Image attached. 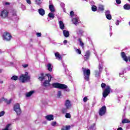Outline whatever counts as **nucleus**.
Returning <instances> with one entry per match:
<instances>
[{
	"mask_svg": "<svg viewBox=\"0 0 130 130\" xmlns=\"http://www.w3.org/2000/svg\"><path fill=\"white\" fill-rule=\"evenodd\" d=\"M53 88L56 89H60L66 90V92H70V89L68 88V86L66 84L59 83L58 82H55L52 84Z\"/></svg>",
	"mask_w": 130,
	"mask_h": 130,
	"instance_id": "obj_1",
	"label": "nucleus"
},
{
	"mask_svg": "<svg viewBox=\"0 0 130 130\" xmlns=\"http://www.w3.org/2000/svg\"><path fill=\"white\" fill-rule=\"evenodd\" d=\"M82 70L84 79L87 81H89L90 80V76L91 75V71H90V69H86L85 68H82Z\"/></svg>",
	"mask_w": 130,
	"mask_h": 130,
	"instance_id": "obj_2",
	"label": "nucleus"
},
{
	"mask_svg": "<svg viewBox=\"0 0 130 130\" xmlns=\"http://www.w3.org/2000/svg\"><path fill=\"white\" fill-rule=\"evenodd\" d=\"M20 82L21 83H25L26 81H29L30 80V76L28 75V72H26L25 74H22L19 78Z\"/></svg>",
	"mask_w": 130,
	"mask_h": 130,
	"instance_id": "obj_3",
	"label": "nucleus"
},
{
	"mask_svg": "<svg viewBox=\"0 0 130 130\" xmlns=\"http://www.w3.org/2000/svg\"><path fill=\"white\" fill-rule=\"evenodd\" d=\"M48 78V80H45L43 85L44 87H48V86L50 85V82H51V79H52V77L50 74H46L45 75Z\"/></svg>",
	"mask_w": 130,
	"mask_h": 130,
	"instance_id": "obj_4",
	"label": "nucleus"
},
{
	"mask_svg": "<svg viewBox=\"0 0 130 130\" xmlns=\"http://www.w3.org/2000/svg\"><path fill=\"white\" fill-rule=\"evenodd\" d=\"M3 38L4 40H5L6 41H10L12 39V35H11L10 32L6 31L4 32Z\"/></svg>",
	"mask_w": 130,
	"mask_h": 130,
	"instance_id": "obj_5",
	"label": "nucleus"
},
{
	"mask_svg": "<svg viewBox=\"0 0 130 130\" xmlns=\"http://www.w3.org/2000/svg\"><path fill=\"white\" fill-rule=\"evenodd\" d=\"M111 90V88H110V86L109 85L107 86L106 88L103 92V96L104 98H106L108 95H109Z\"/></svg>",
	"mask_w": 130,
	"mask_h": 130,
	"instance_id": "obj_6",
	"label": "nucleus"
},
{
	"mask_svg": "<svg viewBox=\"0 0 130 130\" xmlns=\"http://www.w3.org/2000/svg\"><path fill=\"white\" fill-rule=\"evenodd\" d=\"M14 110L17 113V115H20L22 113L19 104H16L14 106Z\"/></svg>",
	"mask_w": 130,
	"mask_h": 130,
	"instance_id": "obj_7",
	"label": "nucleus"
},
{
	"mask_svg": "<svg viewBox=\"0 0 130 130\" xmlns=\"http://www.w3.org/2000/svg\"><path fill=\"white\" fill-rule=\"evenodd\" d=\"M106 113V106H103L99 110V114L100 116H103Z\"/></svg>",
	"mask_w": 130,
	"mask_h": 130,
	"instance_id": "obj_8",
	"label": "nucleus"
},
{
	"mask_svg": "<svg viewBox=\"0 0 130 130\" xmlns=\"http://www.w3.org/2000/svg\"><path fill=\"white\" fill-rule=\"evenodd\" d=\"M8 16H9V12L7 10H4L1 12L0 16L2 19H6V18H8Z\"/></svg>",
	"mask_w": 130,
	"mask_h": 130,
	"instance_id": "obj_9",
	"label": "nucleus"
},
{
	"mask_svg": "<svg viewBox=\"0 0 130 130\" xmlns=\"http://www.w3.org/2000/svg\"><path fill=\"white\" fill-rule=\"evenodd\" d=\"M120 54L122 58L124 61H126V62H127L128 61H130V55L128 56V57L126 56V54H125L124 52H121Z\"/></svg>",
	"mask_w": 130,
	"mask_h": 130,
	"instance_id": "obj_10",
	"label": "nucleus"
},
{
	"mask_svg": "<svg viewBox=\"0 0 130 130\" xmlns=\"http://www.w3.org/2000/svg\"><path fill=\"white\" fill-rule=\"evenodd\" d=\"M91 54V53L90 52V51L88 50L86 51L85 52V54L84 55V60L85 61H87L89 58H90V55Z\"/></svg>",
	"mask_w": 130,
	"mask_h": 130,
	"instance_id": "obj_11",
	"label": "nucleus"
},
{
	"mask_svg": "<svg viewBox=\"0 0 130 130\" xmlns=\"http://www.w3.org/2000/svg\"><path fill=\"white\" fill-rule=\"evenodd\" d=\"M64 106L67 109H70L71 107H72V104H71V101L69 100H66L65 102Z\"/></svg>",
	"mask_w": 130,
	"mask_h": 130,
	"instance_id": "obj_12",
	"label": "nucleus"
},
{
	"mask_svg": "<svg viewBox=\"0 0 130 130\" xmlns=\"http://www.w3.org/2000/svg\"><path fill=\"white\" fill-rule=\"evenodd\" d=\"M3 101H5V103L9 105L12 103V100L10 99L9 101H8L7 99H5V98H2L1 99H0V103L3 102Z\"/></svg>",
	"mask_w": 130,
	"mask_h": 130,
	"instance_id": "obj_13",
	"label": "nucleus"
},
{
	"mask_svg": "<svg viewBox=\"0 0 130 130\" xmlns=\"http://www.w3.org/2000/svg\"><path fill=\"white\" fill-rule=\"evenodd\" d=\"M46 119L47 120H48L49 121H50L51 120H53L54 119V117H53V115H48L45 116Z\"/></svg>",
	"mask_w": 130,
	"mask_h": 130,
	"instance_id": "obj_14",
	"label": "nucleus"
},
{
	"mask_svg": "<svg viewBox=\"0 0 130 130\" xmlns=\"http://www.w3.org/2000/svg\"><path fill=\"white\" fill-rule=\"evenodd\" d=\"M38 12L41 16H44L45 15V10L42 8H40L38 10Z\"/></svg>",
	"mask_w": 130,
	"mask_h": 130,
	"instance_id": "obj_15",
	"label": "nucleus"
},
{
	"mask_svg": "<svg viewBox=\"0 0 130 130\" xmlns=\"http://www.w3.org/2000/svg\"><path fill=\"white\" fill-rule=\"evenodd\" d=\"M40 75H41V76L39 77L38 79L41 82H42L43 80H45V76L44 75V73H41Z\"/></svg>",
	"mask_w": 130,
	"mask_h": 130,
	"instance_id": "obj_16",
	"label": "nucleus"
},
{
	"mask_svg": "<svg viewBox=\"0 0 130 130\" xmlns=\"http://www.w3.org/2000/svg\"><path fill=\"white\" fill-rule=\"evenodd\" d=\"M63 34L64 37H66V38H68V37L70 36V32L69 31V30H63Z\"/></svg>",
	"mask_w": 130,
	"mask_h": 130,
	"instance_id": "obj_17",
	"label": "nucleus"
},
{
	"mask_svg": "<svg viewBox=\"0 0 130 130\" xmlns=\"http://www.w3.org/2000/svg\"><path fill=\"white\" fill-rule=\"evenodd\" d=\"M59 28L61 30H63L64 29V23L62 21H59Z\"/></svg>",
	"mask_w": 130,
	"mask_h": 130,
	"instance_id": "obj_18",
	"label": "nucleus"
},
{
	"mask_svg": "<svg viewBox=\"0 0 130 130\" xmlns=\"http://www.w3.org/2000/svg\"><path fill=\"white\" fill-rule=\"evenodd\" d=\"M35 93V91L34 90H31L28 92H27L25 94L26 97H30V96H32V94H34Z\"/></svg>",
	"mask_w": 130,
	"mask_h": 130,
	"instance_id": "obj_19",
	"label": "nucleus"
},
{
	"mask_svg": "<svg viewBox=\"0 0 130 130\" xmlns=\"http://www.w3.org/2000/svg\"><path fill=\"white\" fill-rule=\"evenodd\" d=\"M55 56L57 59H62V57L58 52L55 53Z\"/></svg>",
	"mask_w": 130,
	"mask_h": 130,
	"instance_id": "obj_20",
	"label": "nucleus"
},
{
	"mask_svg": "<svg viewBox=\"0 0 130 130\" xmlns=\"http://www.w3.org/2000/svg\"><path fill=\"white\" fill-rule=\"evenodd\" d=\"M71 129V125H63L62 127L61 128V130H70Z\"/></svg>",
	"mask_w": 130,
	"mask_h": 130,
	"instance_id": "obj_21",
	"label": "nucleus"
},
{
	"mask_svg": "<svg viewBox=\"0 0 130 130\" xmlns=\"http://www.w3.org/2000/svg\"><path fill=\"white\" fill-rule=\"evenodd\" d=\"M49 10H50V12H51L52 13L54 12V11H55L54 10V6H53V5H50L49 6Z\"/></svg>",
	"mask_w": 130,
	"mask_h": 130,
	"instance_id": "obj_22",
	"label": "nucleus"
},
{
	"mask_svg": "<svg viewBox=\"0 0 130 130\" xmlns=\"http://www.w3.org/2000/svg\"><path fill=\"white\" fill-rule=\"evenodd\" d=\"M78 41L80 43L79 45H80V46H81V47H82V48H84V43L83 42V41H82V39L79 38L78 39Z\"/></svg>",
	"mask_w": 130,
	"mask_h": 130,
	"instance_id": "obj_23",
	"label": "nucleus"
},
{
	"mask_svg": "<svg viewBox=\"0 0 130 130\" xmlns=\"http://www.w3.org/2000/svg\"><path fill=\"white\" fill-rule=\"evenodd\" d=\"M68 109H68L67 108H62L61 109V112L63 114H64L66 113H67L68 112Z\"/></svg>",
	"mask_w": 130,
	"mask_h": 130,
	"instance_id": "obj_24",
	"label": "nucleus"
},
{
	"mask_svg": "<svg viewBox=\"0 0 130 130\" xmlns=\"http://www.w3.org/2000/svg\"><path fill=\"white\" fill-rule=\"evenodd\" d=\"M123 8L124 9V10H129L130 9V5L129 4H125L123 6Z\"/></svg>",
	"mask_w": 130,
	"mask_h": 130,
	"instance_id": "obj_25",
	"label": "nucleus"
},
{
	"mask_svg": "<svg viewBox=\"0 0 130 130\" xmlns=\"http://www.w3.org/2000/svg\"><path fill=\"white\" fill-rule=\"evenodd\" d=\"M98 10L99 11L103 12V11H104V6H103V5H99L98 7Z\"/></svg>",
	"mask_w": 130,
	"mask_h": 130,
	"instance_id": "obj_26",
	"label": "nucleus"
},
{
	"mask_svg": "<svg viewBox=\"0 0 130 130\" xmlns=\"http://www.w3.org/2000/svg\"><path fill=\"white\" fill-rule=\"evenodd\" d=\"M98 69L99 72L101 73V72H102V70H103V66H102V64L99 63Z\"/></svg>",
	"mask_w": 130,
	"mask_h": 130,
	"instance_id": "obj_27",
	"label": "nucleus"
},
{
	"mask_svg": "<svg viewBox=\"0 0 130 130\" xmlns=\"http://www.w3.org/2000/svg\"><path fill=\"white\" fill-rule=\"evenodd\" d=\"M11 79L12 80V81H17V80L19 79V77L16 75H14L12 76Z\"/></svg>",
	"mask_w": 130,
	"mask_h": 130,
	"instance_id": "obj_28",
	"label": "nucleus"
},
{
	"mask_svg": "<svg viewBox=\"0 0 130 130\" xmlns=\"http://www.w3.org/2000/svg\"><path fill=\"white\" fill-rule=\"evenodd\" d=\"M47 67H48V70L49 71V72H52V68H51V64L48 63L47 64Z\"/></svg>",
	"mask_w": 130,
	"mask_h": 130,
	"instance_id": "obj_29",
	"label": "nucleus"
},
{
	"mask_svg": "<svg viewBox=\"0 0 130 130\" xmlns=\"http://www.w3.org/2000/svg\"><path fill=\"white\" fill-rule=\"evenodd\" d=\"M130 121L127 119H124L122 121V123H129Z\"/></svg>",
	"mask_w": 130,
	"mask_h": 130,
	"instance_id": "obj_30",
	"label": "nucleus"
},
{
	"mask_svg": "<svg viewBox=\"0 0 130 130\" xmlns=\"http://www.w3.org/2000/svg\"><path fill=\"white\" fill-rule=\"evenodd\" d=\"M49 18H50V19H54V15L52 13H50L48 14Z\"/></svg>",
	"mask_w": 130,
	"mask_h": 130,
	"instance_id": "obj_31",
	"label": "nucleus"
},
{
	"mask_svg": "<svg viewBox=\"0 0 130 130\" xmlns=\"http://www.w3.org/2000/svg\"><path fill=\"white\" fill-rule=\"evenodd\" d=\"M100 72L98 71H95V77L96 78H98L99 77H100Z\"/></svg>",
	"mask_w": 130,
	"mask_h": 130,
	"instance_id": "obj_32",
	"label": "nucleus"
},
{
	"mask_svg": "<svg viewBox=\"0 0 130 130\" xmlns=\"http://www.w3.org/2000/svg\"><path fill=\"white\" fill-rule=\"evenodd\" d=\"M91 10L92 12H96V11H97V7H96L95 5H93L91 7Z\"/></svg>",
	"mask_w": 130,
	"mask_h": 130,
	"instance_id": "obj_33",
	"label": "nucleus"
},
{
	"mask_svg": "<svg viewBox=\"0 0 130 130\" xmlns=\"http://www.w3.org/2000/svg\"><path fill=\"white\" fill-rule=\"evenodd\" d=\"M73 24H75V25H77V24H78V18H73Z\"/></svg>",
	"mask_w": 130,
	"mask_h": 130,
	"instance_id": "obj_34",
	"label": "nucleus"
},
{
	"mask_svg": "<svg viewBox=\"0 0 130 130\" xmlns=\"http://www.w3.org/2000/svg\"><path fill=\"white\" fill-rule=\"evenodd\" d=\"M65 117L66 118H71V117H72V116L71 115V114L70 113H67L66 114Z\"/></svg>",
	"mask_w": 130,
	"mask_h": 130,
	"instance_id": "obj_35",
	"label": "nucleus"
},
{
	"mask_svg": "<svg viewBox=\"0 0 130 130\" xmlns=\"http://www.w3.org/2000/svg\"><path fill=\"white\" fill-rule=\"evenodd\" d=\"M77 34H80L82 35L83 34V33H84V31H83V30L79 29L77 30Z\"/></svg>",
	"mask_w": 130,
	"mask_h": 130,
	"instance_id": "obj_36",
	"label": "nucleus"
},
{
	"mask_svg": "<svg viewBox=\"0 0 130 130\" xmlns=\"http://www.w3.org/2000/svg\"><path fill=\"white\" fill-rule=\"evenodd\" d=\"M106 17L108 20H111V19L112 18L111 14L107 15H106Z\"/></svg>",
	"mask_w": 130,
	"mask_h": 130,
	"instance_id": "obj_37",
	"label": "nucleus"
},
{
	"mask_svg": "<svg viewBox=\"0 0 130 130\" xmlns=\"http://www.w3.org/2000/svg\"><path fill=\"white\" fill-rule=\"evenodd\" d=\"M76 52H77V53H78V54H81L82 53V51H81V49H77L76 50Z\"/></svg>",
	"mask_w": 130,
	"mask_h": 130,
	"instance_id": "obj_38",
	"label": "nucleus"
},
{
	"mask_svg": "<svg viewBox=\"0 0 130 130\" xmlns=\"http://www.w3.org/2000/svg\"><path fill=\"white\" fill-rule=\"evenodd\" d=\"M38 1L39 2H38ZM40 1L41 0H36L35 3L37 5H38L39 6H40L41 5V2H40Z\"/></svg>",
	"mask_w": 130,
	"mask_h": 130,
	"instance_id": "obj_39",
	"label": "nucleus"
},
{
	"mask_svg": "<svg viewBox=\"0 0 130 130\" xmlns=\"http://www.w3.org/2000/svg\"><path fill=\"white\" fill-rule=\"evenodd\" d=\"M105 87H106V84H105V83H102L101 84V87L102 88V89H104Z\"/></svg>",
	"mask_w": 130,
	"mask_h": 130,
	"instance_id": "obj_40",
	"label": "nucleus"
},
{
	"mask_svg": "<svg viewBox=\"0 0 130 130\" xmlns=\"http://www.w3.org/2000/svg\"><path fill=\"white\" fill-rule=\"evenodd\" d=\"M5 115V112L4 111H2L0 112V117H2V116H4Z\"/></svg>",
	"mask_w": 130,
	"mask_h": 130,
	"instance_id": "obj_41",
	"label": "nucleus"
},
{
	"mask_svg": "<svg viewBox=\"0 0 130 130\" xmlns=\"http://www.w3.org/2000/svg\"><path fill=\"white\" fill-rule=\"evenodd\" d=\"M56 125V121H52L51 122L52 126H55Z\"/></svg>",
	"mask_w": 130,
	"mask_h": 130,
	"instance_id": "obj_42",
	"label": "nucleus"
},
{
	"mask_svg": "<svg viewBox=\"0 0 130 130\" xmlns=\"http://www.w3.org/2000/svg\"><path fill=\"white\" fill-rule=\"evenodd\" d=\"M70 16H71V17H74V16H75V12H74L73 11H71Z\"/></svg>",
	"mask_w": 130,
	"mask_h": 130,
	"instance_id": "obj_43",
	"label": "nucleus"
},
{
	"mask_svg": "<svg viewBox=\"0 0 130 130\" xmlns=\"http://www.w3.org/2000/svg\"><path fill=\"white\" fill-rule=\"evenodd\" d=\"M116 3L117 5H120V4H121V1L116 0Z\"/></svg>",
	"mask_w": 130,
	"mask_h": 130,
	"instance_id": "obj_44",
	"label": "nucleus"
},
{
	"mask_svg": "<svg viewBox=\"0 0 130 130\" xmlns=\"http://www.w3.org/2000/svg\"><path fill=\"white\" fill-rule=\"evenodd\" d=\"M107 15H110V11L109 10H107L105 12V15L107 16Z\"/></svg>",
	"mask_w": 130,
	"mask_h": 130,
	"instance_id": "obj_45",
	"label": "nucleus"
},
{
	"mask_svg": "<svg viewBox=\"0 0 130 130\" xmlns=\"http://www.w3.org/2000/svg\"><path fill=\"white\" fill-rule=\"evenodd\" d=\"M83 101L84 102H87L88 101V98L87 96H85L83 98Z\"/></svg>",
	"mask_w": 130,
	"mask_h": 130,
	"instance_id": "obj_46",
	"label": "nucleus"
},
{
	"mask_svg": "<svg viewBox=\"0 0 130 130\" xmlns=\"http://www.w3.org/2000/svg\"><path fill=\"white\" fill-rule=\"evenodd\" d=\"M93 127H95V123L92 124L90 127L89 128L90 129H93Z\"/></svg>",
	"mask_w": 130,
	"mask_h": 130,
	"instance_id": "obj_47",
	"label": "nucleus"
},
{
	"mask_svg": "<svg viewBox=\"0 0 130 130\" xmlns=\"http://www.w3.org/2000/svg\"><path fill=\"white\" fill-rule=\"evenodd\" d=\"M58 97H60L61 96V91H58L57 93Z\"/></svg>",
	"mask_w": 130,
	"mask_h": 130,
	"instance_id": "obj_48",
	"label": "nucleus"
},
{
	"mask_svg": "<svg viewBox=\"0 0 130 130\" xmlns=\"http://www.w3.org/2000/svg\"><path fill=\"white\" fill-rule=\"evenodd\" d=\"M36 35H37V37H41V33H40V32H37L36 34Z\"/></svg>",
	"mask_w": 130,
	"mask_h": 130,
	"instance_id": "obj_49",
	"label": "nucleus"
},
{
	"mask_svg": "<svg viewBox=\"0 0 130 130\" xmlns=\"http://www.w3.org/2000/svg\"><path fill=\"white\" fill-rule=\"evenodd\" d=\"M26 3H27L28 5H31V0H26Z\"/></svg>",
	"mask_w": 130,
	"mask_h": 130,
	"instance_id": "obj_50",
	"label": "nucleus"
},
{
	"mask_svg": "<svg viewBox=\"0 0 130 130\" xmlns=\"http://www.w3.org/2000/svg\"><path fill=\"white\" fill-rule=\"evenodd\" d=\"M28 66L29 65L28 64H25L22 65V67H23V68H27Z\"/></svg>",
	"mask_w": 130,
	"mask_h": 130,
	"instance_id": "obj_51",
	"label": "nucleus"
},
{
	"mask_svg": "<svg viewBox=\"0 0 130 130\" xmlns=\"http://www.w3.org/2000/svg\"><path fill=\"white\" fill-rule=\"evenodd\" d=\"M11 4V3H9V2H6L5 3V5L6 6H9Z\"/></svg>",
	"mask_w": 130,
	"mask_h": 130,
	"instance_id": "obj_52",
	"label": "nucleus"
},
{
	"mask_svg": "<svg viewBox=\"0 0 130 130\" xmlns=\"http://www.w3.org/2000/svg\"><path fill=\"white\" fill-rule=\"evenodd\" d=\"M63 43H64V44H67V43H68V41H67V40H64Z\"/></svg>",
	"mask_w": 130,
	"mask_h": 130,
	"instance_id": "obj_53",
	"label": "nucleus"
},
{
	"mask_svg": "<svg viewBox=\"0 0 130 130\" xmlns=\"http://www.w3.org/2000/svg\"><path fill=\"white\" fill-rule=\"evenodd\" d=\"M117 130H122V127H119V128H118Z\"/></svg>",
	"mask_w": 130,
	"mask_h": 130,
	"instance_id": "obj_54",
	"label": "nucleus"
},
{
	"mask_svg": "<svg viewBox=\"0 0 130 130\" xmlns=\"http://www.w3.org/2000/svg\"><path fill=\"white\" fill-rule=\"evenodd\" d=\"M2 72H3V69H0V73H2Z\"/></svg>",
	"mask_w": 130,
	"mask_h": 130,
	"instance_id": "obj_55",
	"label": "nucleus"
},
{
	"mask_svg": "<svg viewBox=\"0 0 130 130\" xmlns=\"http://www.w3.org/2000/svg\"><path fill=\"white\" fill-rule=\"evenodd\" d=\"M0 83H1V84H3V83H4V82H3V81H0Z\"/></svg>",
	"mask_w": 130,
	"mask_h": 130,
	"instance_id": "obj_56",
	"label": "nucleus"
},
{
	"mask_svg": "<svg viewBox=\"0 0 130 130\" xmlns=\"http://www.w3.org/2000/svg\"><path fill=\"white\" fill-rule=\"evenodd\" d=\"M0 53H2V50L0 49Z\"/></svg>",
	"mask_w": 130,
	"mask_h": 130,
	"instance_id": "obj_57",
	"label": "nucleus"
},
{
	"mask_svg": "<svg viewBox=\"0 0 130 130\" xmlns=\"http://www.w3.org/2000/svg\"><path fill=\"white\" fill-rule=\"evenodd\" d=\"M85 2H88V0H84Z\"/></svg>",
	"mask_w": 130,
	"mask_h": 130,
	"instance_id": "obj_58",
	"label": "nucleus"
},
{
	"mask_svg": "<svg viewBox=\"0 0 130 130\" xmlns=\"http://www.w3.org/2000/svg\"><path fill=\"white\" fill-rule=\"evenodd\" d=\"M129 26H130V21L129 22Z\"/></svg>",
	"mask_w": 130,
	"mask_h": 130,
	"instance_id": "obj_59",
	"label": "nucleus"
},
{
	"mask_svg": "<svg viewBox=\"0 0 130 130\" xmlns=\"http://www.w3.org/2000/svg\"><path fill=\"white\" fill-rule=\"evenodd\" d=\"M112 35V34H111V35H110V36H111Z\"/></svg>",
	"mask_w": 130,
	"mask_h": 130,
	"instance_id": "obj_60",
	"label": "nucleus"
},
{
	"mask_svg": "<svg viewBox=\"0 0 130 130\" xmlns=\"http://www.w3.org/2000/svg\"><path fill=\"white\" fill-rule=\"evenodd\" d=\"M128 2H130V0H127Z\"/></svg>",
	"mask_w": 130,
	"mask_h": 130,
	"instance_id": "obj_61",
	"label": "nucleus"
},
{
	"mask_svg": "<svg viewBox=\"0 0 130 130\" xmlns=\"http://www.w3.org/2000/svg\"><path fill=\"white\" fill-rule=\"evenodd\" d=\"M126 79H127V77H126Z\"/></svg>",
	"mask_w": 130,
	"mask_h": 130,
	"instance_id": "obj_62",
	"label": "nucleus"
}]
</instances>
